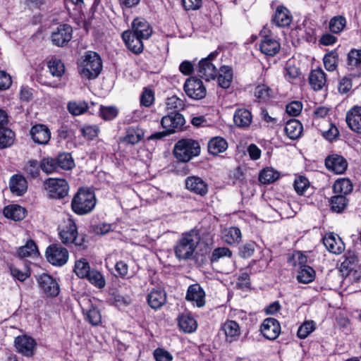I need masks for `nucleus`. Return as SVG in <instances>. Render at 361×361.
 Listing matches in <instances>:
<instances>
[{
	"instance_id": "nucleus-53",
	"label": "nucleus",
	"mask_w": 361,
	"mask_h": 361,
	"mask_svg": "<svg viewBox=\"0 0 361 361\" xmlns=\"http://www.w3.org/2000/svg\"><path fill=\"white\" fill-rule=\"evenodd\" d=\"M297 257L299 267L310 266V264L313 262V258L311 252H295V257Z\"/></svg>"
},
{
	"instance_id": "nucleus-8",
	"label": "nucleus",
	"mask_w": 361,
	"mask_h": 361,
	"mask_svg": "<svg viewBox=\"0 0 361 361\" xmlns=\"http://www.w3.org/2000/svg\"><path fill=\"white\" fill-rule=\"evenodd\" d=\"M68 250L58 244L50 245L46 250L47 261L54 266L61 267L68 259Z\"/></svg>"
},
{
	"instance_id": "nucleus-24",
	"label": "nucleus",
	"mask_w": 361,
	"mask_h": 361,
	"mask_svg": "<svg viewBox=\"0 0 361 361\" xmlns=\"http://www.w3.org/2000/svg\"><path fill=\"white\" fill-rule=\"evenodd\" d=\"M323 243L331 253L339 255L345 250V245L338 235L327 234L323 239Z\"/></svg>"
},
{
	"instance_id": "nucleus-29",
	"label": "nucleus",
	"mask_w": 361,
	"mask_h": 361,
	"mask_svg": "<svg viewBox=\"0 0 361 361\" xmlns=\"http://www.w3.org/2000/svg\"><path fill=\"white\" fill-rule=\"evenodd\" d=\"M309 82L314 90H322L326 82L325 73L321 68L312 70L310 73Z\"/></svg>"
},
{
	"instance_id": "nucleus-4",
	"label": "nucleus",
	"mask_w": 361,
	"mask_h": 361,
	"mask_svg": "<svg viewBox=\"0 0 361 361\" xmlns=\"http://www.w3.org/2000/svg\"><path fill=\"white\" fill-rule=\"evenodd\" d=\"M185 124V118L178 112H172L162 117L161 125L164 132L155 133L149 137V140L161 139L164 136L180 130Z\"/></svg>"
},
{
	"instance_id": "nucleus-18",
	"label": "nucleus",
	"mask_w": 361,
	"mask_h": 361,
	"mask_svg": "<svg viewBox=\"0 0 361 361\" xmlns=\"http://www.w3.org/2000/svg\"><path fill=\"white\" fill-rule=\"evenodd\" d=\"M30 133L32 140L39 145H47L51 138L49 129L43 124L32 126Z\"/></svg>"
},
{
	"instance_id": "nucleus-63",
	"label": "nucleus",
	"mask_w": 361,
	"mask_h": 361,
	"mask_svg": "<svg viewBox=\"0 0 361 361\" xmlns=\"http://www.w3.org/2000/svg\"><path fill=\"white\" fill-rule=\"evenodd\" d=\"M154 356L157 361H172L173 359V356L169 352L161 348L154 350Z\"/></svg>"
},
{
	"instance_id": "nucleus-16",
	"label": "nucleus",
	"mask_w": 361,
	"mask_h": 361,
	"mask_svg": "<svg viewBox=\"0 0 361 361\" xmlns=\"http://www.w3.org/2000/svg\"><path fill=\"white\" fill-rule=\"evenodd\" d=\"M59 235L63 244H78L75 243L78 235L77 226L71 219H68L67 222H66V224L61 228Z\"/></svg>"
},
{
	"instance_id": "nucleus-13",
	"label": "nucleus",
	"mask_w": 361,
	"mask_h": 361,
	"mask_svg": "<svg viewBox=\"0 0 361 361\" xmlns=\"http://www.w3.org/2000/svg\"><path fill=\"white\" fill-rule=\"evenodd\" d=\"M185 300L191 302L193 306L202 307L206 303L205 292L200 284H192L188 288Z\"/></svg>"
},
{
	"instance_id": "nucleus-56",
	"label": "nucleus",
	"mask_w": 361,
	"mask_h": 361,
	"mask_svg": "<svg viewBox=\"0 0 361 361\" xmlns=\"http://www.w3.org/2000/svg\"><path fill=\"white\" fill-rule=\"evenodd\" d=\"M361 64V50L352 49L348 54V65L351 67H357Z\"/></svg>"
},
{
	"instance_id": "nucleus-48",
	"label": "nucleus",
	"mask_w": 361,
	"mask_h": 361,
	"mask_svg": "<svg viewBox=\"0 0 361 361\" xmlns=\"http://www.w3.org/2000/svg\"><path fill=\"white\" fill-rule=\"evenodd\" d=\"M57 166L64 170L71 169L74 166V161L69 153H63L58 157Z\"/></svg>"
},
{
	"instance_id": "nucleus-55",
	"label": "nucleus",
	"mask_w": 361,
	"mask_h": 361,
	"mask_svg": "<svg viewBox=\"0 0 361 361\" xmlns=\"http://www.w3.org/2000/svg\"><path fill=\"white\" fill-rule=\"evenodd\" d=\"M40 168L44 173L49 174L56 169L57 164L54 159L46 157L42 159Z\"/></svg>"
},
{
	"instance_id": "nucleus-15",
	"label": "nucleus",
	"mask_w": 361,
	"mask_h": 361,
	"mask_svg": "<svg viewBox=\"0 0 361 361\" xmlns=\"http://www.w3.org/2000/svg\"><path fill=\"white\" fill-rule=\"evenodd\" d=\"M262 334L269 340H274L280 334L281 326L279 322L274 318H267L261 325Z\"/></svg>"
},
{
	"instance_id": "nucleus-22",
	"label": "nucleus",
	"mask_w": 361,
	"mask_h": 361,
	"mask_svg": "<svg viewBox=\"0 0 361 361\" xmlns=\"http://www.w3.org/2000/svg\"><path fill=\"white\" fill-rule=\"evenodd\" d=\"M132 33L141 38L148 39L152 30L148 22L142 18H136L132 23Z\"/></svg>"
},
{
	"instance_id": "nucleus-57",
	"label": "nucleus",
	"mask_w": 361,
	"mask_h": 361,
	"mask_svg": "<svg viewBox=\"0 0 361 361\" xmlns=\"http://www.w3.org/2000/svg\"><path fill=\"white\" fill-rule=\"evenodd\" d=\"M232 252L227 247H218L214 250L211 260L212 262H218L221 258L223 257H231Z\"/></svg>"
},
{
	"instance_id": "nucleus-30",
	"label": "nucleus",
	"mask_w": 361,
	"mask_h": 361,
	"mask_svg": "<svg viewBox=\"0 0 361 361\" xmlns=\"http://www.w3.org/2000/svg\"><path fill=\"white\" fill-rule=\"evenodd\" d=\"M221 238L226 243L229 245L239 243L242 239V233L238 227H229L222 231Z\"/></svg>"
},
{
	"instance_id": "nucleus-33",
	"label": "nucleus",
	"mask_w": 361,
	"mask_h": 361,
	"mask_svg": "<svg viewBox=\"0 0 361 361\" xmlns=\"http://www.w3.org/2000/svg\"><path fill=\"white\" fill-rule=\"evenodd\" d=\"M27 183L26 179L20 175L13 176L10 181V189L13 193L18 196L23 195L27 190Z\"/></svg>"
},
{
	"instance_id": "nucleus-35",
	"label": "nucleus",
	"mask_w": 361,
	"mask_h": 361,
	"mask_svg": "<svg viewBox=\"0 0 361 361\" xmlns=\"http://www.w3.org/2000/svg\"><path fill=\"white\" fill-rule=\"evenodd\" d=\"M4 216L13 221H20L25 217V209L17 204L6 207L4 209Z\"/></svg>"
},
{
	"instance_id": "nucleus-46",
	"label": "nucleus",
	"mask_w": 361,
	"mask_h": 361,
	"mask_svg": "<svg viewBox=\"0 0 361 361\" xmlns=\"http://www.w3.org/2000/svg\"><path fill=\"white\" fill-rule=\"evenodd\" d=\"M144 133L140 129L129 128L127 130L125 141L128 143L135 145L139 142L143 137Z\"/></svg>"
},
{
	"instance_id": "nucleus-39",
	"label": "nucleus",
	"mask_w": 361,
	"mask_h": 361,
	"mask_svg": "<svg viewBox=\"0 0 361 361\" xmlns=\"http://www.w3.org/2000/svg\"><path fill=\"white\" fill-rule=\"evenodd\" d=\"M47 66L50 73L54 77L61 78L65 72L64 64L57 59L49 60Z\"/></svg>"
},
{
	"instance_id": "nucleus-64",
	"label": "nucleus",
	"mask_w": 361,
	"mask_h": 361,
	"mask_svg": "<svg viewBox=\"0 0 361 361\" xmlns=\"http://www.w3.org/2000/svg\"><path fill=\"white\" fill-rule=\"evenodd\" d=\"M12 84L11 77L4 71H0V90H6Z\"/></svg>"
},
{
	"instance_id": "nucleus-6",
	"label": "nucleus",
	"mask_w": 361,
	"mask_h": 361,
	"mask_svg": "<svg viewBox=\"0 0 361 361\" xmlns=\"http://www.w3.org/2000/svg\"><path fill=\"white\" fill-rule=\"evenodd\" d=\"M49 196L54 199H61L68 193V184L65 179L49 178L44 183Z\"/></svg>"
},
{
	"instance_id": "nucleus-14",
	"label": "nucleus",
	"mask_w": 361,
	"mask_h": 361,
	"mask_svg": "<svg viewBox=\"0 0 361 361\" xmlns=\"http://www.w3.org/2000/svg\"><path fill=\"white\" fill-rule=\"evenodd\" d=\"M326 169L336 174L343 173L348 169V161L341 155L332 154L325 159Z\"/></svg>"
},
{
	"instance_id": "nucleus-45",
	"label": "nucleus",
	"mask_w": 361,
	"mask_h": 361,
	"mask_svg": "<svg viewBox=\"0 0 361 361\" xmlns=\"http://www.w3.org/2000/svg\"><path fill=\"white\" fill-rule=\"evenodd\" d=\"M86 278L93 286L98 288H103L106 285L104 277L97 270H91Z\"/></svg>"
},
{
	"instance_id": "nucleus-21",
	"label": "nucleus",
	"mask_w": 361,
	"mask_h": 361,
	"mask_svg": "<svg viewBox=\"0 0 361 361\" xmlns=\"http://www.w3.org/2000/svg\"><path fill=\"white\" fill-rule=\"evenodd\" d=\"M122 38L127 47L135 54H139L142 51V40L147 39L133 34L131 31H125L122 35Z\"/></svg>"
},
{
	"instance_id": "nucleus-9",
	"label": "nucleus",
	"mask_w": 361,
	"mask_h": 361,
	"mask_svg": "<svg viewBox=\"0 0 361 361\" xmlns=\"http://www.w3.org/2000/svg\"><path fill=\"white\" fill-rule=\"evenodd\" d=\"M185 94L192 99H201L206 96L207 90L202 81L195 77L186 80L184 84Z\"/></svg>"
},
{
	"instance_id": "nucleus-43",
	"label": "nucleus",
	"mask_w": 361,
	"mask_h": 361,
	"mask_svg": "<svg viewBox=\"0 0 361 361\" xmlns=\"http://www.w3.org/2000/svg\"><path fill=\"white\" fill-rule=\"evenodd\" d=\"M279 177V173L272 168L263 169L259 176V180L263 184H270Z\"/></svg>"
},
{
	"instance_id": "nucleus-12",
	"label": "nucleus",
	"mask_w": 361,
	"mask_h": 361,
	"mask_svg": "<svg viewBox=\"0 0 361 361\" xmlns=\"http://www.w3.org/2000/svg\"><path fill=\"white\" fill-rule=\"evenodd\" d=\"M82 312L86 319L92 326H97L102 322V314L99 310L91 304V300L86 297L80 302Z\"/></svg>"
},
{
	"instance_id": "nucleus-23",
	"label": "nucleus",
	"mask_w": 361,
	"mask_h": 361,
	"mask_svg": "<svg viewBox=\"0 0 361 361\" xmlns=\"http://www.w3.org/2000/svg\"><path fill=\"white\" fill-rule=\"evenodd\" d=\"M198 73L201 78L209 81L216 78L217 69L209 59H203L199 63Z\"/></svg>"
},
{
	"instance_id": "nucleus-52",
	"label": "nucleus",
	"mask_w": 361,
	"mask_h": 361,
	"mask_svg": "<svg viewBox=\"0 0 361 361\" xmlns=\"http://www.w3.org/2000/svg\"><path fill=\"white\" fill-rule=\"evenodd\" d=\"M40 165L37 160H29L24 166L25 172L32 178H36L39 174Z\"/></svg>"
},
{
	"instance_id": "nucleus-44",
	"label": "nucleus",
	"mask_w": 361,
	"mask_h": 361,
	"mask_svg": "<svg viewBox=\"0 0 361 361\" xmlns=\"http://www.w3.org/2000/svg\"><path fill=\"white\" fill-rule=\"evenodd\" d=\"M74 271L80 278H86L91 271L88 262L85 259H80L75 262Z\"/></svg>"
},
{
	"instance_id": "nucleus-49",
	"label": "nucleus",
	"mask_w": 361,
	"mask_h": 361,
	"mask_svg": "<svg viewBox=\"0 0 361 361\" xmlns=\"http://www.w3.org/2000/svg\"><path fill=\"white\" fill-rule=\"evenodd\" d=\"M331 205L333 211L341 212L347 205V199L344 195H337L331 200Z\"/></svg>"
},
{
	"instance_id": "nucleus-19",
	"label": "nucleus",
	"mask_w": 361,
	"mask_h": 361,
	"mask_svg": "<svg viewBox=\"0 0 361 361\" xmlns=\"http://www.w3.org/2000/svg\"><path fill=\"white\" fill-rule=\"evenodd\" d=\"M345 120L352 130L361 133V106H354L350 109L346 114Z\"/></svg>"
},
{
	"instance_id": "nucleus-7",
	"label": "nucleus",
	"mask_w": 361,
	"mask_h": 361,
	"mask_svg": "<svg viewBox=\"0 0 361 361\" xmlns=\"http://www.w3.org/2000/svg\"><path fill=\"white\" fill-rule=\"evenodd\" d=\"M295 192L298 195L295 197V202L302 204L314 193V187L306 176L298 175L295 178Z\"/></svg>"
},
{
	"instance_id": "nucleus-36",
	"label": "nucleus",
	"mask_w": 361,
	"mask_h": 361,
	"mask_svg": "<svg viewBox=\"0 0 361 361\" xmlns=\"http://www.w3.org/2000/svg\"><path fill=\"white\" fill-rule=\"evenodd\" d=\"M218 73V83L222 88H228L233 81V71L229 66H222Z\"/></svg>"
},
{
	"instance_id": "nucleus-37",
	"label": "nucleus",
	"mask_w": 361,
	"mask_h": 361,
	"mask_svg": "<svg viewBox=\"0 0 361 361\" xmlns=\"http://www.w3.org/2000/svg\"><path fill=\"white\" fill-rule=\"evenodd\" d=\"M228 148L226 140L221 137L212 138L208 143V151L213 155L224 152Z\"/></svg>"
},
{
	"instance_id": "nucleus-54",
	"label": "nucleus",
	"mask_w": 361,
	"mask_h": 361,
	"mask_svg": "<svg viewBox=\"0 0 361 361\" xmlns=\"http://www.w3.org/2000/svg\"><path fill=\"white\" fill-rule=\"evenodd\" d=\"M314 329L313 321L304 322L298 329L297 335L300 338H307Z\"/></svg>"
},
{
	"instance_id": "nucleus-61",
	"label": "nucleus",
	"mask_w": 361,
	"mask_h": 361,
	"mask_svg": "<svg viewBox=\"0 0 361 361\" xmlns=\"http://www.w3.org/2000/svg\"><path fill=\"white\" fill-rule=\"evenodd\" d=\"M154 99V97L153 92L151 90L145 89L140 97L141 104L148 107L152 105Z\"/></svg>"
},
{
	"instance_id": "nucleus-62",
	"label": "nucleus",
	"mask_w": 361,
	"mask_h": 361,
	"mask_svg": "<svg viewBox=\"0 0 361 361\" xmlns=\"http://www.w3.org/2000/svg\"><path fill=\"white\" fill-rule=\"evenodd\" d=\"M271 90L265 85H258L255 90V95L260 99L265 100L270 97Z\"/></svg>"
},
{
	"instance_id": "nucleus-32",
	"label": "nucleus",
	"mask_w": 361,
	"mask_h": 361,
	"mask_svg": "<svg viewBox=\"0 0 361 361\" xmlns=\"http://www.w3.org/2000/svg\"><path fill=\"white\" fill-rule=\"evenodd\" d=\"M222 329L226 335V341L229 343L233 342L240 334L238 324L233 320L226 322L222 326Z\"/></svg>"
},
{
	"instance_id": "nucleus-27",
	"label": "nucleus",
	"mask_w": 361,
	"mask_h": 361,
	"mask_svg": "<svg viewBox=\"0 0 361 361\" xmlns=\"http://www.w3.org/2000/svg\"><path fill=\"white\" fill-rule=\"evenodd\" d=\"M292 16L290 12L283 6H279L273 17V22L278 27H286L290 24Z\"/></svg>"
},
{
	"instance_id": "nucleus-34",
	"label": "nucleus",
	"mask_w": 361,
	"mask_h": 361,
	"mask_svg": "<svg viewBox=\"0 0 361 361\" xmlns=\"http://www.w3.org/2000/svg\"><path fill=\"white\" fill-rule=\"evenodd\" d=\"M316 277V271L311 266L298 267L297 280L298 282L307 284L312 283Z\"/></svg>"
},
{
	"instance_id": "nucleus-60",
	"label": "nucleus",
	"mask_w": 361,
	"mask_h": 361,
	"mask_svg": "<svg viewBox=\"0 0 361 361\" xmlns=\"http://www.w3.org/2000/svg\"><path fill=\"white\" fill-rule=\"evenodd\" d=\"M99 130V128L97 126H85L81 128L83 136L90 140L96 137Z\"/></svg>"
},
{
	"instance_id": "nucleus-38",
	"label": "nucleus",
	"mask_w": 361,
	"mask_h": 361,
	"mask_svg": "<svg viewBox=\"0 0 361 361\" xmlns=\"http://www.w3.org/2000/svg\"><path fill=\"white\" fill-rule=\"evenodd\" d=\"M333 189L335 193L345 196L353 190V184L348 178L337 180L334 184Z\"/></svg>"
},
{
	"instance_id": "nucleus-10",
	"label": "nucleus",
	"mask_w": 361,
	"mask_h": 361,
	"mask_svg": "<svg viewBox=\"0 0 361 361\" xmlns=\"http://www.w3.org/2000/svg\"><path fill=\"white\" fill-rule=\"evenodd\" d=\"M14 345L18 353L30 357L35 353L37 343L32 337L27 335H21L15 338Z\"/></svg>"
},
{
	"instance_id": "nucleus-25",
	"label": "nucleus",
	"mask_w": 361,
	"mask_h": 361,
	"mask_svg": "<svg viewBox=\"0 0 361 361\" xmlns=\"http://www.w3.org/2000/svg\"><path fill=\"white\" fill-rule=\"evenodd\" d=\"M279 42L273 37L264 35L259 44V49L262 53L267 56H273L280 50Z\"/></svg>"
},
{
	"instance_id": "nucleus-20",
	"label": "nucleus",
	"mask_w": 361,
	"mask_h": 361,
	"mask_svg": "<svg viewBox=\"0 0 361 361\" xmlns=\"http://www.w3.org/2000/svg\"><path fill=\"white\" fill-rule=\"evenodd\" d=\"M185 186L190 192L200 196L205 195L208 192V185L197 176L188 177L185 180Z\"/></svg>"
},
{
	"instance_id": "nucleus-47",
	"label": "nucleus",
	"mask_w": 361,
	"mask_h": 361,
	"mask_svg": "<svg viewBox=\"0 0 361 361\" xmlns=\"http://www.w3.org/2000/svg\"><path fill=\"white\" fill-rule=\"evenodd\" d=\"M323 61L325 68L328 71H334L337 68L338 54L336 52L331 51L324 56Z\"/></svg>"
},
{
	"instance_id": "nucleus-31",
	"label": "nucleus",
	"mask_w": 361,
	"mask_h": 361,
	"mask_svg": "<svg viewBox=\"0 0 361 361\" xmlns=\"http://www.w3.org/2000/svg\"><path fill=\"white\" fill-rule=\"evenodd\" d=\"M178 326L185 333H192L197 327L196 320L190 315L183 314L178 318Z\"/></svg>"
},
{
	"instance_id": "nucleus-3",
	"label": "nucleus",
	"mask_w": 361,
	"mask_h": 361,
	"mask_svg": "<svg viewBox=\"0 0 361 361\" xmlns=\"http://www.w3.org/2000/svg\"><path fill=\"white\" fill-rule=\"evenodd\" d=\"M96 198L90 190L80 189L71 202L72 210L77 214L84 215L90 213L95 207Z\"/></svg>"
},
{
	"instance_id": "nucleus-59",
	"label": "nucleus",
	"mask_w": 361,
	"mask_h": 361,
	"mask_svg": "<svg viewBox=\"0 0 361 361\" xmlns=\"http://www.w3.org/2000/svg\"><path fill=\"white\" fill-rule=\"evenodd\" d=\"M113 302L114 305L118 307H123L131 304L132 299L128 295L114 294L113 298Z\"/></svg>"
},
{
	"instance_id": "nucleus-42",
	"label": "nucleus",
	"mask_w": 361,
	"mask_h": 361,
	"mask_svg": "<svg viewBox=\"0 0 361 361\" xmlns=\"http://www.w3.org/2000/svg\"><path fill=\"white\" fill-rule=\"evenodd\" d=\"M87 104L83 101H71L68 103L67 109L73 116H79L87 110Z\"/></svg>"
},
{
	"instance_id": "nucleus-5",
	"label": "nucleus",
	"mask_w": 361,
	"mask_h": 361,
	"mask_svg": "<svg viewBox=\"0 0 361 361\" xmlns=\"http://www.w3.org/2000/svg\"><path fill=\"white\" fill-rule=\"evenodd\" d=\"M200 152L199 143L192 139H182L178 141L173 149L175 157L180 161L187 162Z\"/></svg>"
},
{
	"instance_id": "nucleus-1",
	"label": "nucleus",
	"mask_w": 361,
	"mask_h": 361,
	"mask_svg": "<svg viewBox=\"0 0 361 361\" xmlns=\"http://www.w3.org/2000/svg\"><path fill=\"white\" fill-rule=\"evenodd\" d=\"M200 240L198 232L195 230H191L185 233L176 242L174 247L176 257L179 260H186L190 259Z\"/></svg>"
},
{
	"instance_id": "nucleus-2",
	"label": "nucleus",
	"mask_w": 361,
	"mask_h": 361,
	"mask_svg": "<svg viewBox=\"0 0 361 361\" xmlns=\"http://www.w3.org/2000/svg\"><path fill=\"white\" fill-rule=\"evenodd\" d=\"M102 68L99 56L94 51L87 52L78 62V71L82 77L89 80L96 78Z\"/></svg>"
},
{
	"instance_id": "nucleus-40",
	"label": "nucleus",
	"mask_w": 361,
	"mask_h": 361,
	"mask_svg": "<svg viewBox=\"0 0 361 361\" xmlns=\"http://www.w3.org/2000/svg\"><path fill=\"white\" fill-rule=\"evenodd\" d=\"M37 254V245L32 240H28L25 245L20 247L18 250V256L22 258L36 256Z\"/></svg>"
},
{
	"instance_id": "nucleus-41",
	"label": "nucleus",
	"mask_w": 361,
	"mask_h": 361,
	"mask_svg": "<svg viewBox=\"0 0 361 361\" xmlns=\"http://www.w3.org/2000/svg\"><path fill=\"white\" fill-rule=\"evenodd\" d=\"M14 140V133L9 128H0V149L10 147Z\"/></svg>"
},
{
	"instance_id": "nucleus-58",
	"label": "nucleus",
	"mask_w": 361,
	"mask_h": 361,
	"mask_svg": "<svg viewBox=\"0 0 361 361\" xmlns=\"http://www.w3.org/2000/svg\"><path fill=\"white\" fill-rule=\"evenodd\" d=\"M117 114L118 110L114 106H100V115L106 121L114 119Z\"/></svg>"
},
{
	"instance_id": "nucleus-17",
	"label": "nucleus",
	"mask_w": 361,
	"mask_h": 361,
	"mask_svg": "<svg viewBox=\"0 0 361 361\" xmlns=\"http://www.w3.org/2000/svg\"><path fill=\"white\" fill-rule=\"evenodd\" d=\"M41 289L49 296H56L59 293L58 283L49 275L44 274L37 279Z\"/></svg>"
},
{
	"instance_id": "nucleus-26",
	"label": "nucleus",
	"mask_w": 361,
	"mask_h": 361,
	"mask_svg": "<svg viewBox=\"0 0 361 361\" xmlns=\"http://www.w3.org/2000/svg\"><path fill=\"white\" fill-rule=\"evenodd\" d=\"M147 302L151 308L154 310L160 308L166 302L165 291L161 288L153 289L148 294Z\"/></svg>"
},
{
	"instance_id": "nucleus-28",
	"label": "nucleus",
	"mask_w": 361,
	"mask_h": 361,
	"mask_svg": "<svg viewBox=\"0 0 361 361\" xmlns=\"http://www.w3.org/2000/svg\"><path fill=\"white\" fill-rule=\"evenodd\" d=\"M252 121L251 112L246 109H238L233 115V121L236 126L245 128L248 127Z\"/></svg>"
},
{
	"instance_id": "nucleus-51",
	"label": "nucleus",
	"mask_w": 361,
	"mask_h": 361,
	"mask_svg": "<svg viewBox=\"0 0 361 361\" xmlns=\"http://www.w3.org/2000/svg\"><path fill=\"white\" fill-rule=\"evenodd\" d=\"M166 106L167 109L174 110L173 112H178L183 109L185 104L181 99L174 95L167 99Z\"/></svg>"
},
{
	"instance_id": "nucleus-50",
	"label": "nucleus",
	"mask_w": 361,
	"mask_h": 361,
	"mask_svg": "<svg viewBox=\"0 0 361 361\" xmlns=\"http://www.w3.org/2000/svg\"><path fill=\"white\" fill-rule=\"evenodd\" d=\"M346 24L345 18L338 16L334 17L329 22V28L334 33L341 32L345 27Z\"/></svg>"
},
{
	"instance_id": "nucleus-11",
	"label": "nucleus",
	"mask_w": 361,
	"mask_h": 361,
	"mask_svg": "<svg viewBox=\"0 0 361 361\" xmlns=\"http://www.w3.org/2000/svg\"><path fill=\"white\" fill-rule=\"evenodd\" d=\"M73 35V29L71 26L67 24L59 25L54 30L51 35L52 43L57 47H64L71 39Z\"/></svg>"
}]
</instances>
